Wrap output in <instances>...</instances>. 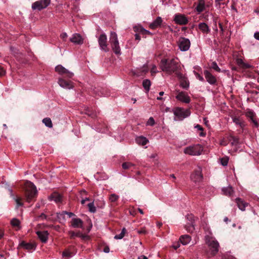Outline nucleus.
<instances>
[{
	"mask_svg": "<svg viewBox=\"0 0 259 259\" xmlns=\"http://www.w3.org/2000/svg\"><path fill=\"white\" fill-rule=\"evenodd\" d=\"M55 71L62 77L58 79L59 84L62 88L66 89H71L73 88V82L70 80H66L64 78H71L74 75V73L70 72L61 65H58L55 67Z\"/></svg>",
	"mask_w": 259,
	"mask_h": 259,
	"instance_id": "f257e3e1",
	"label": "nucleus"
},
{
	"mask_svg": "<svg viewBox=\"0 0 259 259\" xmlns=\"http://www.w3.org/2000/svg\"><path fill=\"white\" fill-rule=\"evenodd\" d=\"M160 66L163 71L169 75L174 73L177 76L178 73H180L181 66L178 58L162 59Z\"/></svg>",
	"mask_w": 259,
	"mask_h": 259,
	"instance_id": "f03ea898",
	"label": "nucleus"
},
{
	"mask_svg": "<svg viewBox=\"0 0 259 259\" xmlns=\"http://www.w3.org/2000/svg\"><path fill=\"white\" fill-rule=\"evenodd\" d=\"M37 196L36 186L33 183L27 181L24 184V197L26 201L30 202Z\"/></svg>",
	"mask_w": 259,
	"mask_h": 259,
	"instance_id": "7ed1b4c3",
	"label": "nucleus"
},
{
	"mask_svg": "<svg viewBox=\"0 0 259 259\" xmlns=\"http://www.w3.org/2000/svg\"><path fill=\"white\" fill-rule=\"evenodd\" d=\"M206 243L209 248V252L211 256L215 255L219 251V243L215 239L207 236L205 239Z\"/></svg>",
	"mask_w": 259,
	"mask_h": 259,
	"instance_id": "20e7f679",
	"label": "nucleus"
},
{
	"mask_svg": "<svg viewBox=\"0 0 259 259\" xmlns=\"http://www.w3.org/2000/svg\"><path fill=\"white\" fill-rule=\"evenodd\" d=\"M109 41L114 53L116 55L120 54V48L117 39V35L115 32L110 33Z\"/></svg>",
	"mask_w": 259,
	"mask_h": 259,
	"instance_id": "39448f33",
	"label": "nucleus"
},
{
	"mask_svg": "<svg viewBox=\"0 0 259 259\" xmlns=\"http://www.w3.org/2000/svg\"><path fill=\"white\" fill-rule=\"evenodd\" d=\"M203 150V148L201 145L197 144L186 147L184 149V152L190 155H199L201 154Z\"/></svg>",
	"mask_w": 259,
	"mask_h": 259,
	"instance_id": "423d86ee",
	"label": "nucleus"
},
{
	"mask_svg": "<svg viewBox=\"0 0 259 259\" xmlns=\"http://www.w3.org/2000/svg\"><path fill=\"white\" fill-rule=\"evenodd\" d=\"M190 41L188 38L180 37L178 41L179 48L182 51H188L190 47Z\"/></svg>",
	"mask_w": 259,
	"mask_h": 259,
	"instance_id": "0eeeda50",
	"label": "nucleus"
},
{
	"mask_svg": "<svg viewBox=\"0 0 259 259\" xmlns=\"http://www.w3.org/2000/svg\"><path fill=\"white\" fill-rule=\"evenodd\" d=\"M98 42L101 49L106 52H108L109 49L107 47V38L105 34H101L99 38Z\"/></svg>",
	"mask_w": 259,
	"mask_h": 259,
	"instance_id": "6e6552de",
	"label": "nucleus"
},
{
	"mask_svg": "<svg viewBox=\"0 0 259 259\" xmlns=\"http://www.w3.org/2000/svg\"><path fill=\"white\" fill-rule=\"evenodd\" d=\"M51 0H40L34 3L32 5L33 10H41L46 8L50 3Z\"/></svg>",
	"mask_w": 259,
	"mask_h": 259,
	"instance_id": "1a4fd4ad",
	"label": "nucleus"
},
{
	"mask_svg": "<svg viewBox=\"0 0 259 259\" xmlns=\"http://www.w3.org/2000/svg\"><path fill=\"white\" fill-rule=\"evenodd\" d=\"M191 179L195 183L200 182L203 179L202 170L200 167H198L191 175Z\"/></svg>",
	"mask_w": 259,
	"mask_h": 259,
	"instance_id": "9d476101",
	"label": "nucleus"
},
{
	"mask_svg": "<svg viewBox=\"0 0 259 259\" xmlns=\"http://www.w3.org/2000/svg\"><path fill=\"white\" fill-rule=\"evenodd\" d=\"M93 94L95 96H107L109 95V92L108 90L105 88L98 87L93 89Z\"/></svg>",
	"mask_w": 259,
	"mask_h": 259,
	"instance_id": "9b49d317",
	"label": "nucleus"
},
{
	"mask_svg": "<svg viewBox=\"0 0 259 259\" xmlns=\"http://www.w3.org/2000/svg\"><path fill=\"white\" fill-rule=\"evenodd\" d=\"M177 77L180 80L181 87L184 89L187 90L189 87V81L187 78L181 72L178 73Z\"/></svg>",
	"mask_w": 259,
	"mask_h": 259,
	"instance_id": "f8f14e48",
	"label": "nucleus"
},
{
	"mask_svg": "<svg viewBox=\"0 0 259 259\" xmlns=\"http://www.w3.org/2000/svg\"><path fill=\"white\" fill-rule=\"evenodd\" d=\"M246 116L250 119L251 122L254 124L255 127H258V123L256 120L255 113L251 110H248L246 112Z\"/></svg>",
	"mask_w": 259,
	"mask_h": 259,
	"instance_id": "ddd939ff",
	"label": "nucleus"
},
{
	"mask_svg": "<svg viewBox=\"0 0 259 259\" xmlns=\"http://www.w3.org/2000/svg\"><path fill=\"white\" fill-rule=\"evenodd\" d=\"M174 20L179 25H186L188 22L187 18L184 15L180 14L175 15Z\"/></svg>",
	"mask_w": 259,
	"mask_h": 259,
	"instance_id": "4468645a",
	"label": "nucleus"
},
{
	"mask_svg": "<svg viewBox=\"0 0 259 259\" xmlns=\"http://www.w3.org/2000/svg\"><path fill=\"white\" fill-rule=\"evenodd\" d=\"M19 246L30 251L31 250H35L36 245L34 243L26 242L24 241H22L20 243Z\"/></svg>",
	"mask_w": 259,
	"mask_h": 259,
	"instance_id": "2eb2a0df",
	"label": "nucleus"
},
{
	"mask_svg": "<svg viewBox=\"0 0 259 259\" xmlns=\"http://www.w3.org/2000/svg\"><path fill=\"white\" fill-rule=\"evenodd\" d=\"M177 99L185 103H189L190 102V98L187 94L184 92H179L176 96Z\"/></svg>",
	"mask_w": 259,
	"mask_h": 259,
	"instance_id": "dca6fc26",
	"label": "nucleus"
},
{
	"mask_svg": "<svg viewBox=\"0 0 259 259\" xmlns=\"http://www.w3.org/2000/svg\"><path fill=\"white\" fill-rule=\"evenodd\" d=\"M204 75L207 80V81L210 84H214L217 82V79L214 76H213L209 71L208 70L204 71Z\"/></svg>",
	"mask_w": 259,
	"mask_h": 259,
	"instance_id": "f3484780",
	"label": "nucleus"
},
{
	"mask_svg": "<svg viewBox=\"0 0 259 259\" xmlns=\"http://www.w3.org/2000/svg\"><path fill=\"white\" fill-rule=\"evenodd\" d=\"M49 199L54 200L56 203H59L62 201V195L56 192H54L50 195Z\"/></svg>",
	"mask_w": 259,
	"mask_h": 259,
	"instance_id": "a211bd4d",
	"label": "nucleus"
},
{
	"mask_svg": "<svg viewBox=\"0 0 259 259\" xmlns=\"http://www.w3.org/2000/svg\"><path fill=\"white\" fill-rule=\"evenodd\" d=\"M38 238L42 243H46L48 239L49 233L48 231H37L36 232Z\"/></svg>",
	"mask_w": 259,
	"mask_h": 259,
	"instance_id": "6ab92c4d",
	"label": "nucleus"
},
{
	"mask_svg": "<svg viewBox=\"0 0 259 259\" xmlns=\"http://www.w3.org/2000/svg\"><path fill=\"white\" fill-rule=\"evenodd\" d=\"M162 22V18L158 17L157 18L149 25V27L151 29H155L160 27Z\"/></svg>",
	"mask_w": 259,
	"mask_h": 259,
	"instance_id": "aec40b11",
	"label": "nucleus"
},
{
	"mask_svg": "<svg viewBox=\"0 0 259 259\" xmlns=\"http://www.w3.org/2000/svg\"><path fill=\"white\" fill-rule=\"evenodd\" d=\"M71 42L76 44H82L83 43V39L81 35L79 34H74L72 37L70 38Z\"/></svg>",
	"mask_w": 259,
	"mask_h": 259,
	"instance_id": "412c9836",
	"label": "nucleus"
},
{
	"mask_svg": "<svg viewBox=\"0 0 259 259\" xmlns=\"http://www.w3.org/2000/svg\"><path fill=\"white\" fill-rule=\"evenodd\" d=\"M235 202L237 203L238 208L242 211L245 210L246 206L248 205L247 203L244 202L240 198H236Z\"/></svg>",
	"mask_w": 259,
	"mask_h": 259,
	"instance_id": "4be33fe9",
	"label": "nucleus"
},
{
	"mask_svg": "<svg viewBox=\"0 0 259 259\" xmlns=\"http://www.w3.org/2000/svg\"><path fill=\"white\" fill-rule=\"evenodd\" d=\"M72 225L74 228H83V222L79 218H74L72 220Z\"/></svg>",
	"mask_w": 259,
	"mask_h": 259,
	"instance_id": "5701e85b",
	"label": "nucleus"
},
{
	"mask_svg": "<svg viewBox=\"0 0 259 259\" xmlns=\"http://www.w3.org/2000/svg\"><path fill=\"white\" fill-rule=\"evenodd\" d=\"M205 9V2L204 0H198V5L196 8V10L198 13H200Z\"/></svg>",
	"mask_w": 259,
	"mask_h": 259,
	"instance_id": "b1692460",
	"label": "nucleus"
},
{
	"mask_svg": "<svg viewBox=\"0 0 259 259\" xmlns=\"http://www.w3.org/2000/svg\"><path fill=\"white\" fill-rule=\"evenodd\" d=\"M222 190L223 193L226 196H231L233 193V188L231 186L224 187Z\"/></svg>",
	"mask_w": 259,
	"mask_h": 259,
	"instance_id": "393cba45",
	"label": "nucleus"
},
{
	"mask_svg": "<svg viewBox=\"0 0 259 259\" xmlns=\"http://www.w3.org/2000/svg\"><path fill=\"white\" fill-rule=\"evenodd\" d=\"M236 62L238 66L243 69H248L250 67V66L249 64L244 63L240 58H237Z\"/></svg>",
	"mask_w": 259,
	"mask_h": 259,
	"instance_id": "a878e982",
	"label": "nucleus"
},
{
	"mask_svg": "<svg viewBox=\"0 0 259 259\" xmlns=\"http://www.w3.org/2000/svg\"><path fill=\"white\" fill-rule=\"evenodd\" d=\"M199 29L203 33H208L210 31V29L208 25L205 23H200L198 25Z\"/></svg>",
	"mask_w": 259,
	"mask_h": 259,
	"instance_id": "bb28decb",
	"label": "nucleus"
},
{
	"mask_svg": "<svg viewBox=\"0 0 259 259\" xmlns=\"http://www.w3.org/2000/svg\"><path fill=\"white\" fill-rule=\"evenodd\" d=\"M175 114L176 116L178 117L180 119H182L189 115V114H186V112L179 109L175 112Z\"/></svg>",
	"mask_w": 259,
	"mask_h": 259,
	"instance_id": "cd10ccee",
	"label": "nucleus"
},
{
	"mask_svg": "<svg viewBox=\"0 0 259 259\" xmlns=\"http://www.w3.org/2000/svg\"><path fill=\"white\" fill-rule=\"evenodd\" d=\"M137 144L141 145H145L148 142V140L144 137L141 136L136 139Z\"/></svg>",
	"mask_w": 259,
	"mask_h": 259,
	"instance_id": "c85d7f7f",
	"label": "nucleus"
},
{
	"mask_svg": "<svg viewBox=\"0 0 259 259\" xmlns=\"http://www.w3.org/2000/svg\"><path fill=\"white\" fill-rule=\"evenodd\" d=\"M181 242L184 244H187L191 240V237L189 235H182L180 238Z\"/></svg>",
	"mask_w": 259,
	"mask_h": 259,
	"instance_id": "c756f323",
	"label": "nucleus"
},
{
	"mask_svg": "<svg viewBox=\"0 0 259 259\" xmlns=\"http://www.w3.org/2000/svg\"><path fill=\"white\" fill-rule=\"evenodd\" d=\"M233 120L234 123H235L236 124L239 125L241 128H243L245 125V122L241 120L238 117H234Z\"/></svg>",
	"mask_w": 259,
	"mask_h": 259,
	"instance_id": "7c9ffc66",
	"label": "nucleus"
},
{
	"mask_svg": "<svg viewBox=\"0 0 259 259\" xmlns=\"http://www.w3.org/2000/svg\"><path fill=\"white\" fill-rule=\"evenodd\" d=\"M134 31L135 32H139L140 33H141L142 34H150V32L146 29H145L144 28L142 27L141 26L139 27H134Z\"/></svg>",
	"mask_w": 259,
	"mask_h": 259,
	"instance_id": "2f4dec72",
	"label": "nucleus"
},
{
	"mask_svg": "<svg viewBox=\"0 0 259 259\" xmlns=\"http://www.w3.org/2000/svg\"><path fill=\"white\" fill-rule=\"evenodd\" d=\"M134 31L135 32H139L140 33H141L142 34H150V32L146 29H145L144 28L142 27L141 26L139 27H134Z\"/></svg>",
	"mask_w": 259,
	"mask_h": 259,
	"instance_id": "473e14b6",
	"label": "nucleus"
},
{
	"mask_svg": "<svg viewBox=\"0 0 259 259\" xmlns=\"http://www.w3.org/2000/svg\"><path fill=\"white\" fill-rule=\"evenodd\" d=\"M85 114L92 118H95L97 116L96 111H95L93 109L89 108H88L86 109Z\"/></svg>",
	"mask_w": 259,
	"mask_h": 259,
	"instance_id": "72a5a7b5",
	"label": "nucleus"
},
{
	"mask_svg": "<svg viewBox=\"0 0 259 259\" xmlns=\"http://www.w3.org/2000/svg\"><path fill=\"white\" fill-rule=\"evenodd\" d=\"M151 85V81L149 79H144L143 81V86L144 88L147 91H149Z\"/></svg>",
	"mask_w": 259,
	"mask_h": 259,
	"instance_id": "f704fd0d",
	"label": "nucleus"
},
{
	"mask_svg": "<svg viewBox=\"0 0 259 259\" xmlns=\"http://www.w3.org/2000/svg\"><path fill=\"white\" fill-rule=\"evenodd\" d=\"M42 122L45 124L46 126H48L49 127H52L53 126L52 120L50 118H45L42 120Z\"/></svg>",
	"mask_w": 259,
	"mask_h": 259,
	"instance_id": "c9c22d12",
	"label": "nucleus"
},
{
	"mask_svg": "<svg viewBox=\"0 0 259 259\" xmlns=\"http://www.w3.org/2000/svg\"><path fill=\"white\" fill-rule=\"evenodd\" d=\"M126 232V229L125 228H123L122 229L121 232L119 234L116 235L114 236V239H121L123 238L124 237Z\"/></svg>",
	"mask_w": 259,
	"mask_h": 259,
	"instance_id": "e433bc0d",
	"label": "nucleus"
},
{
	"mask_svg": "<svg viewBox=\"0 0 259 259\" xmlns=\"http://www.w3.org/2000/svg\"><path fill=\"white\" fill-rule=\"evenodd\" d=\"M133 166H134V164L130 162H123L122 164V168L124 169H128Z\"/></svg>",
	"mask_w": 259,
	"mask_h": 259,
	"instance_id": "4c0bfd02",
	"label": "nucleus"
},
{
	"mask_svg": "<svg viewBox=\"0 0 259 259\" xmlns=\"http://www.w3.org/2000/svg\"><path fill=\"white\" fill-rule=\"evenodd\" d=\"M230 141H232V145H237L239 143V138L237 137H235L233 136H230Z\"/></svg>",
	"mask_w": 259,
	"mask_h": 259,
	"instance_id": "58836bf2",
	"label": "nucleus"
},
{
	"mask_svg": "<svg viewBox=\"0 0 259 259\" xmlns=\"http://www.w3.org/2000/svg\"><path fill=\"white\" fill-rule=\"evenodd\" d=\"M57 214L58 218H60L61 217H64L65 214H67L69 218H71L74 215L72 212H68L67 211H63L62 213H57Z\"/></svg>",
	"mask_w": 259,
	"mask_h": 259,
	"instance_id": "ea45409f",
	"label": "nucleus"
},
{
	"mask_svg": "<svg viewBox=\"0 0 259 259\" xmlns=\"http://www.w3.org/2000/svg\"><path fill=\"white\" fill-rule=\"evenodd\" d=\"M119 199V196L115 194H112L109 196V200L111 202H115Z\"/></svg>",
	"mask_w": 259,
	"mask_h": 259,
	"instance_id": "a19ab883",
	"label": "nucleus"
},
{
	"mask_svg": "<svg viewBox=\"0 0 259 259\" xmlns=\"http://www.w3.org/2000/svg\"><path fill=\"white\" fill-rule=\"evenodd\" d=\"M186 217H187V219L189 221V222L187 224H191V225L194 224V216L193 214H188Z\"/></svg>",
	"mask_w": 259,
	"mask_h": 259,
	"instance_id": "79ce46f5",
	"label": "nucleus"
},
{
	"mask_svg": "<svg viewBox=\"0 0 259 259\" xmlns=\"http://www.w3.org/2000/svg\"><path fill=\"white\" fill-rule=\"evenodd\" d=\"M88 206L89 207V210L90 212L94 213L96 211V207L94 205V202L89 203L88 204Z\"/></svg>",
	"mask_w": 259,
	"mask_h": 259,
	"instance_id": "37998d69",
	"label": "nucleus"
},
{
	"mask_svg": "<svg viewBox=\"0 0 259 259\" xmlns=\"http://www.w3.org/2000/svg\"><path fill=\"white\" fill-rule=\"evenodd\" d=\"M195 127L197 128L198 130L201 131L199 133V136L200 137H204L206 135V134L204 132H203V128L199 124H197Z\"/></svg>",
	"mask_w": 259,
	"mask_h": 259,
	"instance_id": "c03bdc74",
	"label": "nucleus"
},
{
	"mask_svg": "<svg viewBox=\"0 0 259 259\" xmlns=\"http://www.w3.org/2000/svg\"><path fill=\"white\" fill-rule=\"evenodd\" d=\"M11 225L14 227H19L20 222L19 220L17 219H13L11 222Z\"/></svg>",
	"mask_w": 259,
	"mask_h": 259,
	"instance_id": "a18cd8bd",
	"label": "nucleus"
},
{
	"mask_svg": "<svg viewBox=\"0 0 259 259\" xmlns=\"http://www.w3.org/2000/svg\"><path fill=\"white\" fill-rule=\"evenodd\" d=\"M72 253L68 249H65L62 252V256L66 257H70L72 256Z\"/></svg>",
	"mask_w": 259,
	"mask_h": 259,
	"instance_id": "49530a36",
	"label": "nucleus"
},
{
	"mask_svg": "<svg viewBox=\"0 0 259 259\" xmlns=\"http://www.w3.org/2000/svg\"><path fill=\"white\" fill-rule=\"evenodd\" d=\"M185 228L188 232L192 233L194 230V224L191 225L187 224V225L185 226Z\"/></svg>",
	"mask_w": 259,
	"mask_h": 259,
	"instance_id": "de8ad7c7",
	"label": "nucleus"
},
{
	"mask_svg": "<svg viewBox=\"0 0 259 259\" xmlns=\"http://www.w3.org/2000/svg\"><path fill=\"white\" fill-rule=\"evenodd\" d=\"M211 68H212L213 69H214V70L218 71V72H220L221 71L220 68L219 67V66H218L217 63L215 62H213L211 63Z\"/></svg>",
	"mask_w": 259,
	"mask_h": 259,
	"instance_id": "09e8293b",
	"label": "nucleus"
},
{
	"mask_svg": "<svg viewBox=\"0 0 259 259\" xmlns=\"http://www.w3.org/2000/svg\"><path fill=\"white\" fill-rule=\"evenodd\" d=\"M155 124V120L152 117L149 118L147 122V125L153 126Z\"/></svg>",
	"mask_w": 259,
	"mask_h": 259,
	"instance_id": "8fccbe9b",
	"label": "nucleus"
},
{
	"mask_svg": "<svg viewBox=\"0 0 259 259\" xmlns=\"http://www.w3.org/2000/svg\"><path fill=\"white\" fill-rule=\"evenodd\" d=\"M138 233L139 234L145 235L147 234V232L145 228H142L140 230H138Z\"/></svg>",
	"mask_w": 259,
	"mask_h": 259,
	"instance_id": "3c124183",
	"label": "nucleus"
},
{
	"mask_svg": "<svg viewBox=\"0 0 259 259\" xmlns=\"http://www.w3.org/2000/svg\"><path fill=\"white\" fill-rule=\"evenodd\" d=\"M39 218L42 219V220H44V219H46V220H51V218H48V216L47 215H46L45 213H42L39 217H38Z\"/></svg>",
	"mask_w": 259,
	"mask_h": 259,
	"instance_id": "603ef678",
	"label": "nucleus"
},
{
	"mask_svg": "<svg viewBox=\"0 0 259 259\" xmlns=\"http://www.w3.org/2000/svg\"><path fill=\"white\" fill-rule=\"evenodd\" d=\"M6 73V70L2 66H0V77L4 76Z\"/></svg>",
	"mask_w": 259,
	"mask_h": 259,
	"instance_id": "864d4df0",
	"label": "nucleus"
},
{
	"mask_svg": "<svg viewBox=\"0 0 259 259\" xmlns=\"http://www.w3.org/2000/svg\"><path fill=\"white\" fill-rule=\"evenodd\" d=\"M15 201L18 206H22L23 205V203L21 202V198H16L15 199Z\"/></svg>",
	"mask_w": 259,
	"mask_h": 259,
	"instance_id": "5fc2aeb1",
	"label": "nucleus"
},
{
	"mask_svg": "<svg viewBox=\"0 0 259 259\" xmlns=\"http://www.w3.org/2000/svg\"><path fill=\"white\" fill-rule=\"evenodd\" d=\"M148 71V66L146 65H144L141 68V72L145 74Z\"/></svg>",
	"mask_w": 259,
	"mask_h": 259,
	"instance_id": "6e6d98bb",
	"label": "nucleus"
},
{
	"mask_svg": "<svg viewBox=\"0 0 259 259\" xmlns=\"http://www.w3.org/2000/svg\"><path fill=\"white\" fill-rule=\"evenodd\" d=\"M228 163V159L226 158L221 159V163L223 166H226Z\"/></svg>",
	"mask_w": 259,
	"mask_h": 259,
	"instance_id": "4d7b16f0",
	"label": "nucleus"
},
{
	"mask_svg": "<svg viewBox=\"0 0 259 259\" xmlns=\"http://www.w3.org/2000/svg\"><path fill=\"white\" fill-rule=\"evenodd\" d=\"M156 66L155 65H153L151 69V72L152 75H153L156 73Z\"/></svg>",
	"mask_w": 259,
	"mask_h": 259,
	"instance_id": "13d9d810",
	"label": "nucleus"
},
{
	"mask_svg": "<svg viewBox=\"0 0 259 259\" xmlns=\"http://www.w3.org/2000/svg\"><path fill=\"white\" fill-rule=\"evenodd\" d=\"M60 37H61L62 39H63V40H64L65 39H66L67 37V33H62V34H61L60 35Z\"/></svg>",
	"mask_w": 259,
	"mask_h": 259,
	"instance_id": "bf43d9fd",
	"label": "nucleus"
},
{
	"mask_svg": "<svg viewBox=\"0 0 259 259\" xmlns=\"http://www.w3.org/2000/svg\"><path fill=\"white\" fill-rule=\"evenodd\" d=\"M224 0H215V2L219 5H227L226 3H225V2H223Z\"/></svg>",
	"mask_w": 259,
	"mask_h": 259,
	"instance_id": "052dcab7",
	"label": "nucleus"
},
{
	"mask_svg": "<svg viewBox=\"0 0 259 259\" xmlns=\"http://www.w3.org/2000/svg\"><path fill=\"white\" fill-rule=\"evenodd\" d=\"M103 251L104 252H105V253H108L110 251V249H109V247L108 246H105L104 249H103Z\"/></svg>",
	"mask_w": 259,
	"mask_h": 259,
	"instance_id": "680f3d73",
	"label": "nucleus"
},
{
	"mask_svg": "<svg viewBox=\"0 0 259 259\" xmlns=\"http://www.w3.org/2000/svg\"><path fill=\"white\" fill-rule=\"evenodd\" d=\"M196 77H197V78L199 80L202 81H204V78H203V77L202 76H201L200 74H198V73H197V74H196Z\"/></svg>",
	"mask_w": 259,
	"mask_h": 259,
	"instance_id": "e2e57ef3",
	"label": "nucleus"
},
{
	"mask_svg": "<svg viewBox=\"0 0 259 259\" xmlns=\"http://www.w3.org/2000/svg\"><path fill=\"white\" fill-rule=\"evenodd\" d=\"M254 37L257 40H259V32H256L254 34Z\"/></svg>",
	"mask_w": 259,
	"mask_h": 259,
	"instance_id": "0e129e2a",
	"label": "nucleus"
},
{
	"mask_svg": "<svg viewBox=\"0 0 259 259\" xmlns=\"http://www.w3.org/2000/svg\"><path fill=\"white\" fill-rule=\"evenodd\" d=\"M11 50L14 54H17L18 53L17 50H16V49L13 47H11Z\"/></svg>",
	"mask_w": 259,
	"mask_h": 259,
	"instance_id": "69168bd1",
	"label": "nucleus"
},
{
	"mask_svg": "<svg viewBox=\"0 0 259 259\" xmlns=\"http://www.w3.org/2000/svg\"><path fill=\"white\" fill-rule=\"evenodd\" d=\"M69 234L71 238H74V236H75V233L73 231L70 232Z\"/></svg>",
	"mask_w": 259,
	"mask_h": 259,
	"instance_id": "338daca9",
	"label": "nucleus"
},
{
	"mask_svg": "<svg viewBox=\"0 0 259 259\" xmlns=\"http://www.w3.org/2000/svg\"><path fill=\"white\" fill-rule=\"evenodd\" d=\"M138 259H148V258L145 255H141L138 257Z\"/></svg>",
	"mask_w": 259,
	"mask_h": 259,
	"instance_id": "774afa93",
	"label": "nucleus"
}]
</instances>
